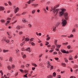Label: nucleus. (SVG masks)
I'll return each instance as SVG.
<instances>
[{"label":"nucleus","instance_id":"1","mask_svg":"<svg viewBox=\"0 0 78 78\" xmlns=\"http://www.w3.org/2000/svg\"><path fill=\"white\" fill-rule=\"evenodd\" d=\"M55 8H55V7H54L53 8V9H52L53 10H54L53 11L55 15V16L58 14V12L59 11V9H56L55 10Z\"/></svg>","mask_w":78,"mask_h":78},{"label":"nucleus","instance_id":"2","mask_svg":"<svg viewBox=\"0 0 78 78\" xmlns=\"http://www.w3.org/2000/svg\"><path fill=\"white\" fill-rule=\"evenodd\" d=\"M62 26H66V24H67V21H66V20L64 19H63L62 20Z\"/></svg>","mask_w":78,"mask_h":78},{"label":"nucleus","instance_id":"3","mask_svg":"<svg viewBox=\"0 0 78 78\" xmlns=\"http://www.w3.org/2000/svg\"><path fill=\"white\" fill-rule=\"evenodd\" d=\"M63 14L64 16L66 19V20H67L69 19V17H68V13H65Z\"/></svg>","mask_w":78,"mask_h":78},{"label":"nucleus","instance_id":"4","mask_svg":"<svg viewBox=\"0 0 78 78\" xmlns=\"http://www.w3.org/2000/svg\"><path fill=\"white\" fill-rule=\"evenodd\" d=\"M59 16H62L64 15V12H62V11L60 12L59 13H58Z\"/></svg>","mask_w":78,"mask_h":78},{"label":"nucleus","instance_id":"5","mask_svg":"<svg viewBox=\"0 0 78 78\" xmlns=\"http://www.w3.org/2000/svg\"><path fill=\"white\" fill-rule=\"evenodd\" d=\"M26 50H27V51H28L30 53L31 51V50L30 49V48H27Z\"/></svg>","mask_w":78,"mask_h":78},{"label":"nucleus","instance_id":"6","mask_svg":"<svg viewBox=\"0 0 78 78\" xmlns=\"http://www.w3.org/2000/svg\"><path fill=\"white\" fill-rule=\"evenodd\" d=\"M5 10V8L2 6H0V11Z\"/></svg>","mask_w":78,"mask_h":78},{"label":"nucleus","instance_id":"7","mask_svg":"<svg viewBox=\"0 0 78 78\" xmlns=\"http://www.w3.org/2000/svg\"><path fill=\"white\" fill-rule=\"evenodd\" d=\"M19 8H17L16 9V10H15V14H16V13H17V12L18 11H19Z\"/></svg>","mask_w":78,"mask_h":78},{"label":"nucleus","instance_id":"8","mask_svg":"<svg viewBox=\"0 0 78 78\" xmlns=\"http://www.w3.org/2000/svg\"><path fill=\"white\" fill-rule=\"evenodd\" d=\"M61 51L62 53H65L66 50H64V49H61Z\"/></svg>","mask_w":78,"mask_h":78},{"label":"nucleus","instance_id":"9","mask_svg":"<svg viewBox=\"0 0 78 78\" xmlns=\"http://www.w3.org/2000/svg\"><path fill=\"white\" fill-rule=\"evenodd\" d=\"M38 5V4H32L31 5V6H35V7H36V6H37Z\"/></svg>","mask_w":78,"mask_h":78},{"label":"nucleus","instance_id":"10","mask_svg":"<svg viewBox=\"0 0 78 78\" xmlns=\"http://www.w3.org/2000/svg\"><path fill=\"white\" fill-rule=\"evenodd\" d=\"M66 11V9H62V12H63V13H64V12Z\"/></svg>","mask_w":78,"mask_h":78},{"label":"nucleus","instance_id":"11","mask_svg":"<svg viewBox=\"0 0 78 78\" xmlns=\"http://www.w3.org/2000/svg\"><path fill=\"white\" fill-rule=\"evenodd\" d=\"M20 28H21V27L19 26H17L16 27V29L17 30H20Z\"/></svg>","mask_w":78,"mask_h":78},{"label":"nucleus","instance_id":"12","mask_svg":"<svg viewBox=\"0 0 78 78\" xmlns=\"http://www.w3.org/2000/svg\"><path fill=\"white\" fill-rule=\"evenodd\" d=\"M12 57H10V58H9V61H10V62H12Z\"/></svg>","mask_w":78,"mask_h":78},{"label":"nucleus","instance_id":"13","mask_svg":"<svg viewBox=\"0 0 78 78\" xmlns=\"http://www.w3.org/2000/svg\"><path fill=\"white\" fill-rule=\"evenodd\" d=\"M69 60H73V58L72 57V56H70L69 58Z\"/></svg>","mask_w":78,"mask_h":78},{"label":"nucleus","instance_id":"14","mask_svg":"<svg viewBox=\"0 0 78 78\" xmlns=\"http://www.w3.org/2000/svg\"><path fill=\"white\" fill-rule=\"evenodd\" d=\"M4 41H5V42H6L7 43H9V41L8 40L6 39L4 40Z\"/></svg>","mask_w":78,"mask_h":78},{"label":"nucleus","instance_id":"15","mask_svg":"<svg viewBox=\"0 0 78 78\" xmlns=\"http://www.w3.org/2000/svg\"><path fill=\"white\" fill-rule=\"evenodd\" d=\"M7 68L9 70L11 69V67L10 66H8L7 67Z\"/></svg>","mask_w":78,"mask_h":78},{"label":"nucleus","instance_id":"16","mask_svg":"<svg viewBox=\"0 0 78 78\" xmlns=\"http://www.w3.org/2000/svg\"><path fill=\"white\" fill-rule=\"evenodd\" d=\"M57 42H58L57 40H55L54 42V44L56 45H57Z\"/></svg>","mask_w":78,"mask_h":78},{"label":"nucleus","instance_id":"17","mask_svg":"<svg viewBox=\"0 0 78 78\" xmlns=\"http://www.w3.org/2000/svg\"><path fill=\"white\" fill-rule=\"evenodd\" d=\"M30 43H31V45H33L34 46V45H35V43H34L33 42H30Z\"/></svg>","mask_w":78,"mask_h":78},{"label":"nucleus","instance_id":"18","mask_svg":"<svg viewBox=\"0 0 78 78\" xmlns=\"http://www.w3.org/2000/svg\"><path fill=\"white\" fill-rule=\"evenodd\" d=\"M52 77H53V76L51 75L48 76L47 77V78H52Z\"/></svg>","mask_w":78,"mask_h":78},{"label":"nucleus","instance_id":"19","mask_svg":"<svg viewBox=\"0 0 78 78\" xmlns=\"http://www.w3.org/2000/svg\"><path fill=\"white\" fill-rule=\"evenodd\" d=\"M52 31L54 32L56 31V27H53V29L52 30Z\"/></svg>","mask_w":78,"mask_h":78},{"label":"nucleus","instance_id":"20","mask_svg":"<svg viewBox=\"0 0 78 78\" xmlns=\"http://www.w3.org/2000/svg\"><path fill=\"white\" fill-rule=\"evenodd\" d=\"M1 22H2V23L3 22H5V20H3V19H2L1 20Z\"/></svg>","mask_w":78,"mask_h":78},{"label":"nucleus","instance_id":"21","mask_svg":"<svg viewBox=\"0 0 78 78\" xmlns=\"http://www.w3.org/2000/svg\"><path fill=\"white\" fill-rule=\"evenodd\" d=\"M24 44H25V41H23V42L22 43H21L20 44V46H23V45H24Z\"/></svg>","mask_w":78,"mask_h":78},{"label":"nucleus","instance_id":"22","mask_svg":"<svg viewBox=\"0 0 78 78\" xmlns=\"http://www.w3.org/2000/svg\"><path fill=\"white\" fill-rule=\"evenodd\" d=\"M9 51L8 50H3V52L4 53H5L6 52H7V51Z\"/></svg>","mask_w":78,"mask_h":78},{"label":"nucleus","instance_id":"23","mask_svg":"<svg viewBox=\"0 0 78 78\" xmlns=\"http://www.w3.org/2000/svg\"><path fill=\"white\" fill-rule=\"evenodd\" d=\"M56 73L54 72L53 74V76H54L55 77H56Z\"/></svg>","mask_w":78,"mask_h":78},{"label":"nucleus","instance_id":"24","mask_svg":"<svg viewBox=\"0 0 78 78\" xmlns=\"http://www.w3.org/2000/svg\"><path fill=\"white\" fill-rule=\"evenodd\" d=\"M22 21L23 22H27V21H26V20L25 19H23L22 20Z\"/></svg>","mask_w":78,"mask_h":78},{"label":"nucleus","instance_id":"25","mask_svg":"<svg viewBox=\"0 0 78 78\" xmlns=\"http://www.w3.org/2000/svg\"><path fill=\"white\" fill-rule=\"evenodd\" d=\"M25 40H26V41H28L30 40V38H27L25 39Z\"/></svg>","mask_w":78,"mask_h":78},{"label":"nucleus","instance_id":"26","mask_svg":"<svg viewBox=\"0 0 78 78\" xmlns=\"http://www.w3.org/2000/svg\"><path fill=\"white\" fill-rule=\"evenodd\" d=\"M23 58H27V56H26V55H24L23 56Z\"/></svg>","mask_w":78,"mask_h":78},{"label":"nucleus","instance_id":"27","mask_svg":"<svg viewBox=\"0 0 78 78\" xmlns=\"http://www.w3.org/2000/svg\"><path fill=\"white\" fill-rule=\"evenodd\" d=\"M12 69H14L15 68V65H12Z\"/></svg>","mask_w":78,"mask_h":78},{"label":"nucleus","instance_id":"28","mask_svg":"<svg viewBox=\"0 0 78 78\" xmlns=\"http://www.w3.org/2000/svg\"><path fill=\"white\" fill-rule=\"evenodd\" d=\"M48 65H50V64H51L50 63V62H49V61H48L47 62Z\"/></svg>","mask_w":78,"mask_h":78},{"label":"nucleus","instance_id":"29","mask_svg":"<svg viewBox=\"0 0 78 78\" xmlns=\"http://www.w3.org/2000/svg\"><path fill=\"white\" fill-rule=\"evenodd\" d=\"M64 60L66 62H68V60H67V58H64Z\"/></svg>","mask_w":78,"mask_h":78},{"label":"nucleus","instance_id":"30","mask_svg":"<svg viewBox=\"0 0 78 78\" xmlns=\"http://www.w3.org/2000/svg\"><path fill=\"white\" fill-rule=\"evenodd\" d=\"M34 1H33V0H30L28 2V3L29 4H30V3H31V2H33Z\"/></svg>","mask_w":78,"mask_h":78},{"label":"nucleus","instance_id":"31","mask_svg":"<svg viewBox=\"0 0 78 78\" xmlns=\"http://www.w3.org/2000/svg\"><path fill=\"white\" fill-rule=\"evenodd\" d=\"M28 27H30V28H31L32 27V25H31V24H28Z\"/></svg>","mask_w":78,"mask_h":78},{"label":"nucleus","instance_id":"32","mask_svg":"<svg viewBox=\"0 0 78 78\" xmlns=\"http://www.w3.org/2000/svg\"><path fill=\"white\" fill-rule=\"evenodd\" d=\"M8 37L9 39H11V38H12V36L9 35L8 36Z\"/></svg>","mask_w":78,"mask_h":78},{"label":"nucleus","instance_id":"33","mask_svg":"<svg viewBox=\"0 0 78 78\" xmlns=\"http://www.w3.org/2000/svg\"><path fill=\"white\" fill-rule=\"evenodd\" d=\"M51 67V64L50 65H48V66H47L48 68H50Z\"/></svg>","mask_w":78,"mask_h":78},{"label":"nucleus","instance_id":"34","mask_svg":"<svg viewBox=\"0 0 78 78\" xmlns=\"http://www.w3.org/2000/svg\"><path fill=\"white\" fill-rule=\"evenodd\" d=\"M35 12H36V11L35 10H34L32 11V12L33 14H34V13H35Z\"/></svg>","mask_w":78,"mask_h":78},{"label":"nucleus","instance_id":"35","mask_svg":"<svg viewBox=\"0 0 78 78\" xmlns=\"http://www.w3.org/2000/svg\"><path fill=\"white\" fill-rule=\"evenodd\" d=\"M67 48H68V49H70V48H71V46H70V45H69L67 46Z\"/></svg>","mask_w":78,"mask_h":78},{"label":"nucleus","instance_id":"36","mask_svg":"<svg viewBox=\"0 0 78 78\" xmlns=\"http://www.w3.org/2000/svg\"><path fill=\"white\" fill-rule=\"evenodd\" d=\"M50 67H51L50 70L53 69V66L52 65Z\"/></svg>","mask_w":78,"mask_h":78},{"label":"nucleus","instance_id":"37","mask_svg":"<svg viewBox=\"0 0 78 78\" xmlns=\"http://www.w3.org/2000/svg\"><path fill=\"white\" fill-rule=\"evenodd\" d=\"M7 20H11V18L9 17L7 18Z\"/></svg>","mask_w":78,"mask_h":78},{"label":"nucleus","instance_id":"38","mask_svg":"<svg viewBox=\"0 0 78 78\" xmlns=\"http://www.w3.org/2000/svg\"><path fill=\"white\" fill-rule=\"evenodd\" d=\"M20 72H22V73H23V70H22V69H20Z\"/></svg>","mask_w":78,"mask_h":78},{"label":"nucleus","instance_id":"39","mask_svg":"<svg viewBox=\"0 0 78 78\" xmlns=\"http://www.w3.org/2000/svg\"><path fill=\"white\" fill-rule=\"evenodd\" d=\"M19 73V72H16V74L15 75V76H17V75H18V74Z\"/></svg>","mask_w":78,"mask_h":78},{"label":"nucleus","instance_id":"40","mask_svg":"<svg viewBox=\"0 0 78 78\" xmlns=\"http://www.w3.org/2000/svg\"><path fill=\"white\" fill-rule=\"evenodd\" d=\"M30 66V65L29 64H27L26 65V67H29Z\"/></svg>","mask_w":78,"mask_h":78},{"label":"nucleus","instance_id":"41","mask_svg":"<svg viewBox=\"0 0 78 78\" xmlns=\"http://www.w3.org/2000/svg\"><path fill=\"white\" fill-rule=\"evenodd\" d=\"M62 66H64V67H65V66H66V64L65 63H62Z\"/></svg>","mask_w":78,"mask_h":78},{"label":"nucleus","instance_id":"42","mask_svg":"<svg viewBox=\"0 0 78 78\" xmlns=\"http://www.w3.org/2000/svg\"><path fill=\"white\" fill-rule=\"evenodd\" d=\"M63 45H67L68 44V42H66V43H63Z\"/></svg>","mask_w":78,"mask_h":78},{"label":"nucleus","instance_id":"43","mask_svg":"<svg viewBox=\"0 0 78 78\" xmlns=\"http://www.w3.org/2000/svg\"><path fill=\"white\" fill-rule=\"evenodd\" d=\"M64 53H66V54H68V53H69V51H65Z\"/></svg>","mask_w":78,"mask_h":78},{"label":"nucleus","instance_id":"44","mask_svg":"<svg viewBox=\"0 0 78 78\" xmlns=\"http://www.w3.org/2000/svg\"><path fill=\"white\" fill-rule=\"evenodd\" d=\"M27 76V74L25 75H24V77H25L26 78H28V76Z\"/></svg>","mask_w":78,"mask_h":78},{"label":"nucleus","instance_id":"45","mask_svg":"<svg viewBox=\"0 0 78 78\" xmlns=\"http://www.w3.org/2000/svg\"><path fill=\"white\" fill-rule=\"evenodd\" d=\"M55 60H57V61H58V60H59V58H55Z\"/></svg>","mask_w":78,"mask_h":78},{"label":"nucleus","instance_id":"46","mask_svg":"<svg viewBox=\"0 0 78 78\" xmlns=\"http://www.w3.org/2000/svg\"><path fill=\"white\" fill-rule=\"evenodd\" d=\"M0 59L1 60V61H2L3 59V58L2 57H0Z\"/></svg>","mask_w":78,"mask_h":78},{"label":"nucleus","instance_id":"47","mask_svg":"<svg viewBox=\"0 0 78 78\" xmlns=\"http://www.w3.org/2000/svg\"><path fill=\"white\" fill-rule=\"evenodd\" d=\"M49 39H50V37H49L47 38V41H48Z\"/></svg>","mask_w":78,"mask_h":78},{"label":"nucleus","instance_id":"48","mask_svg":"<svg viewBox=\"0 0 78 78\" xmlns=\"http://www.w3.org/2000/svg\"><path fill=\"white\" fill-rule=\"evenodd\" d=\"M21 67L22 69L23 68H24V67H25V66H24V65H21Z\"/></svg>","mask_w":78,"mask_h":78},{"label":"nucleus","instance_id":"49","mask_svg":"<svg viewBox=\"0 0 78 78\" xmlns=\"http://www.w3.org/2000/svg\"><path fill=\"white\" fill-rule=\"evenodd\" d=\"M8 3L9 5H11L12 4L11 3V2H9Z\"/></svg>","mask_w":78,"mask_h":78},{"label":"nucleus","instance_id":"50","mask_svg":"<svg viewBox=\"0 0 78 78\" xmlns=\"http://www.w3.org/2000/svg\"><path fill=\"white\" fill-rule=\"evenodd\" d=\"M26 14V12H23L22 13V15H25Z\"/></svg>","mask_w":78,"mask_h":78},{"label":"nucleus","instance_id":"51","mask_svg":"<svg viewBox=\"0 0 78 78\" xmlns=\"http://www.w3.org/2000/svg\"><path fill=\"white\" fill-rule=\"evenodd\" d=\"M46 42H47V43H46V44H45V45H48V44H49V42H47V41H46Z\"/></svg>","mask_w":78,"mask_h":78},{"label":"nucleus","instance_id":"52","mask_svg":"<svg viewBox=\"0 0 78 78\" xmlns=\"http://www.w3.org/2000/svg\"><path fill=\"white\" fill-rule=\"evenodd\" d=\"M61 76L59 75H58V76H57V78H61Z\"/></svg>","mask_w":78,"mask_h":78},{"label":"nucleus","instance_id":"53","mask_svg":"<svg viewBox=\"0 0 78 78\" xmlns=\"http://www.w3.org/2000/svg\"><path fill=\"white\" fill-rule=\"evenodd\" d=\"M60 47H61V45H58L57 46V47H58V48H60Z\"/></svg>","mask_w":78,"mask_h":78},{"label":"nucleus","instance_id":"54","mask_svg":"<svg viewBox=\"0 0 78 78\" xmlns=\"http://www.w3.org/2000/svg\"><path fill=\"white\" fill-rule=\"evenodd\" d=\"M70 37H73V35L72 34L70 35Z\"/></svg>","mask_w":78,"mask_h":78},{"label":"nucleus","instance_id":"55","mask_svg":"<svg viewBox=\"0 0 78 78\" xmlns=\"http://www.w3.org/2000/svg\"><path fill=\"white\" fill-rule=\"evenodd\" d=\"M33 41V38H31L30 39V41H31V42H32V41Z\"/></svg>","mask_w":78,"mask_h":78},{"label":"nucleus","instance_id":"56","mask_svg":"<svg viewBox=\"0 0 78 78\" xmlns=\"http://www.w3.org/2000/svg\"><path fill=\"white\" fill-rule=\"evenodd\" d=\"M59 6V5L58 4V5H57L56 6V7L55 8H58Z\"/></svg>","mask_w":78,"mask_h":78},{"label":"nucleus","instance_id":"57","mask_svg":"<svg viewBox=\"0 0 78 78\" xmlns=\"http://www.w3.org/2000/svg\"><path fill=\"white\" fill-rule=\"evenodd\" d=\"M53 51L52 50H50V51H49V52L50 53H52V52H53Z\"/></svg>","mask_w":78,"mask_h":78},{"label":"nucleus","instance_id":"58","mask_svg":"<svg viewBox=\"0 0 78 78\" xmlns=\"http://www.w3.org/2000/svg\"><path fill=\"white\" fill-rule=\"evenodd\" d=\"M35 67H33L32 68V70H35Z\"/></svg>","mask_w":78,"mask_h":78},{"label":"nucleus","instance_id":"59","mask_svg":"<svg viewBox=\"0 0 78 78\" xmlns=\"http://www.w3.org/2000/svg\"><path fill=\"white\" fill-rule=\"evenodd\" d=\"M42 56V54H41V55H39V58H41Z\"/></svg>","mask_w":78,"mask_h":78},{"label":"nucleus","instance_id":"60","mask_svg":"<svg viewBox=\"0 0 78 78\" xmlns=\"http://www.w3.org/2000/svg\"><path fill=\"white\" fill-rule=\"evenodd\" d=\"M73 51V50H70L69 51V53H71V52H72V51Z\"/></svg>","mask_w":78,"mask_h":78},{"label":"nucleus","instance_id":"61","mask_svg":"<svg viewBox=\"0 0 78 78\" xmlns=\"http://www.w3.org/2000/svg\"><path fill=\"white\" fill-rule=\"evenodd\" d=\"M4 5H5V6H8V4H7V3H5Z\"/></svg>","mask_w":78,"mask_h":78},{"label":"nucleus","instance_id":"62","mask_svg":"<svg viewBox=\"0 0 78 78\" xmlns=\"http://www.w3.org/2000/svg\"><path fill=\"white\" fill-rule=\"evenodd\" d=\"M58 54H59V55H62V53H61V52L60 51H59L58 52Z\"/></svg>","mask_w":78,"mask_h":78},{"label":"nucleus","instance_id":"63","mask_svg":"<svg viewBox=\"0 0 78 78\" xmlns=\"http://www.w3.org/2000/svg\"><path fill=\"white\" fill-rule=\"evenodd\" d=\"M34 66V67H37V65L36 64H35Z\"/></svg>","mask_w":78,"mask_h":78},{"label":"nucleus","instance_id":"64","mask_svg":"<svg viewBox=\"0 0 78 78\" xmlns=\"http://www.w3.org/2000/svg\"><path fill=\"white\" fill-rule=\"evenodd\" d=\"M37 12H40V10L39 9H38L37 11Z\"/></svg>","mask_w":78,"mask_h":78}]
</instances>
